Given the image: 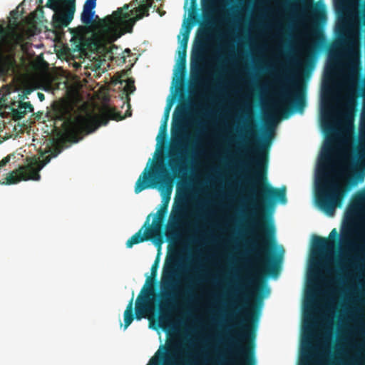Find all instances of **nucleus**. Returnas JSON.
I'll return each mask as SVG.
<instances>
[{"label":"nucleus","instance_id":"obj_1","mask_svg":"<svg viewBox=\"0 0 365 365\" xmlns=\"http://www.w3.org/2000/svg\"><path fill=\"white\" fill-rule=\"evenodd\" d=\"M274 247H255L259 267L247 274L232 293L231 316L240 317L235 324L237 328L235 336H227L223 342L225 351L214 349L212 357L197 359L191 351L190 341L184 338L183 343L171 345L173 351L161 354L162 365H255V311L262 305L263 295L269 294L262 278L276 277L279 272V267L272 258Z\"/></svg>","mask_w":365,"mask_h":365},{"label":"nucleus","instance_id":"obj_2","mask_svg":"<svg viewBox=\"0 0 365 365\" xmlns=\"http://www.w3.org/2000/svg\"><path fill=\"white\" fill-rule=\"evenodd\" d=\"M137 1L134 0L118 8L112 14L103 19H101L96 16V19L98 20V29L89 37H86L83 27L73 29L71 42L74 51L81 53L97 51L107 43H112L123 35L132 33L135 23L144 16H149V9L153 4V0H143L138 6H135V1Z\"/></svg>","mask_w":365,"mask_h":365},{"label":"nucleus","instance_id":"obj_3","mask_svg":"<svg viewBox=\"0 0 365 365\" xmlns=\"http://www.w3.org/2000/svg\"><path fill=\"white\" fill-rule=\"evenodd\" d=\"M335 150L331 144L326 145L322 152L317 170V187L315 200L317 206L329 216H333L340 207L344 197L341 185L331 176L334 172L333 160Z\"/></svg>","mask_w":365,"mask_h":365},{"label":"nucleus","instance_id":"obj_4","mask_svg":"<svg viewBox=\"0 0 365 365\" xmlns=\"http://www.w3.org/2000/svg\"><path fill=\"white\" fill-rule=\"evenodd\" d=\"M25 34L13 29L9 36L8 30L0 24V78L16 74L19 64L16 59L17 51H26Z\"/></svg>","mask_w":365,"mask_h":365},{"label":"nucleus","instance_id":"obj_5","mask_svg":"<svg viewBox=\"0 0 365 365\" xmlns=\"http://www.w3.org/2000/svg\"><path fill=\"white\" fill-rule=\"evenodd\" d=\"M179 259L177 257H170L166 261L162 274L161 287L163 292L160 294V301L158 304L159 325L164 329L167 326L174 329L170 325V314L174 308L175 295L170 291L173 287Z\"/></svg>","mask_w":365,"mask_h":365},{"label":"nucleus","instance_id":"obj_6","mask_svg":"<svg viewBox=\"0 0 365 365\" xmlns=\"http://www.w3.org/2000/svg\"><path fill=\"white\" fill-rule=\"evenodd\" d=\"M157 294L153 287V281L148 277L145 284L142 288L135 300V315L133 312V295L132 296L124 312V329H126L133 322L134 318L140 320L145 318L155 308V298Z\"/></svg>","mask_w":365,"mask_h":365},{"label":"nucleus","instance_id":"obj_7","mask_svg":"<svg viewBox=\"0 0 365 365\" xmlns=\"http://www.w3.org/2000/svg\"><path fill=\"white\" fill-rule=\"evenodd\" d=\"M110 119L120 120L123 117L120 112L115 108L106 106L98 115L78 116L71 125L69 131L74 133L76 129H82L88 133H92L99 126L106 125Z\"/></svg>","mask_w":365,"mask_h":365},{"label":"nucleus","instance_id":"obj_8","mask_svg":"<svg viewBox=\"0 0 365 365\" xmlns=\"http://www.w3.org/2000/svg\"><path fill=\"white\" fill-rule=\"evenodd\" d=\"M305 104L303 93L295 83H292L289 88L281 91L275 108L282 113L283 118H287L294 111H303Z\"/></svg>","mask_w":365,"mask_h":365},{"label":"nucleus","instance_id":"obj_9","mask_svg":"<svg viewBox=\"0 0 365 365\" xmlns=\"http://www.w3.org/2000/svg\"><path fill=\"white\" fill-rule=\"evenodd\" d=\"M55 13L52 17V26L56 30L67 27L73 19L76 0H48L46 4Z\"/></svg>","mask_w":365,"mask_h":365},{"label":"nucleus","instance_id":"obj_10","mask_svg":"<svg viewBox=\"0 0 365 365\" xmlns=\"http://www.w3.org/2000/svg\"><path fill=\"white\" fill-rule=\"evenodd\" d=\"M170 182L171 176L165 167L150 170L147 166L136 181L134 190L138 194L145 189L155 187L158 184L164 185Z\"/></svg>","mask_w":365,"mask_h":365},{"label":"nucleus","instance_id":"obj_11","mask_svg":"<svg viewBox=\"0 0 365 365\" xmlns=\"http://www.w3.org/2000/svg\"><path fill=\"white\" fill-rule=\"evenodd\" d=\"M57 154H53L52 156H47L43 162L39 163H29L24 166H20L19 168L9 173L5 178V182L2 184L12 185L16 184L21 180H39L40 175L39 171L41 169L47 164L52 157H56Z\"/></svg>","mask_w":365,"mask_h":365},{"label":"nucleus","instance_id":"obj_12","mask_svg":"<svg viewBox=\"0 0 365 365\" xmlns=\"http://www.w3.org/2000/svg\"><path fill=\"white\" fill-rule=\"evenodd\" d=\"M185 211V205L183 203L173 207L166 225L168 239H174L178 235L180 229L182 225Z\"/></svg>","mask_w":365,"mask_h":365},{"label":"nucleus","instance_id":"obj_13","mask_svg":"<svg viewBox=\"0 0 365 365\" xmlns=\"http://www.w3.org/2000/svg\"><path fill=\"white\" fill-rule=\"evenodd\" d=\"M356 31L349 29L347 35H344L340 41L344 46L348 55V68L350 73L354 75L356 73L357 65L359 63V53L355 49Z\"/></svg>","mask_w":365,"mask_h":365},{"label":"nucleus","instance_id":"obj_14","mask_svg":"<svg viewBox=\"0 0 365 365\" xmlns=\"http://www.w3.org/2000/svg\"><path fill=\"white\" fill-rule=\"evenodd\" d=\"M338 176L345 177L352 184L362 182L365 178V169L357 164H346L335 172Z\"/></svg>","mask_w":365,"mask_h":365},{"label":"nucleus","instance_id":"obj_15","mask_svg":"<svg viewBox=\"0 0 365 365\" xmlns=\"http://www.w3.org/2000/svg\"><path fill=\"white\" fill-rule=\"evenodd\" d=\"M312 247L313 255L321 257L323 253L332 250L335 247V243L334 240L315 236L313 240Z\"/></svg>","mask_w":365,"mask_h":365},{"label":"nucleus","instance_id":"obj_16","mask_svg":"<svg viewBox=\"0 0 365 365\" xmlns=\"http://www.w3.org/2000/svg\"><path fill=\"white\" fill-rule=\"evenodd\" d=\"M356 234V230L352 226L344 229L340 240L341 245L350 251L358 249L359 247L355 240Z\"/></svg>","mask_w":365,"mask_h":365},{"label":"nucleus","instance_id":"obj_17","mask_svg":"<svg viewBox=\"0 0 365 365\" xmlns=\"http://www.w3.org/2000/svg\"><path fill=\"white\" fill-rule=\"evenodd\" d=\"M149 217L148 216L147 220L143 226L145 227V232L146 235L150 237V240H154L161 236L162 226L164 222V219H161L158 217L155 216L153 224L150 225L148 224Z\"/></svg>","mask_w":365,"mask_h":365},{"label":"nucleus","instance_id":"obj_18","mask_svg":"<svg viewBox=\"0 0 365 365\" xmlns=\"http://www.w3.org/2000/svg\"><path fill=\"white\" fill-rule=\"evenodd\" d=\"M16 103V102H14L12 105L15 106ZM17 103L18 105L16 108L14 107L11 108V117L14 120H20L24 118L28 113L34 111L33 106L30 102L19 101Z\"/></svg>","mask_w":365,"mask_h":365},{"label":"nucleus","instance_id":"obj_19","mask_svg":"<svg viewBox=\"0 0 365 365\" xmlns=\"http://www.w3.org/2000/svg\"><path fill=\"white\" fill-rule=\"evenodd\" d=\"M311 4L309 16L313 21V24L317 26L319 21H326V14L323 4H320V1L316 4H312V0H309Z\"/></svg>","mask_w":365,"mask_h":365},{"label":"nucleus","instance_id":"obj_20","mask_svg":"<svg viewBox=\"0 0 365 365\" xmlns=\"http://www.w3.org/2000/svg\"><path fill=\"white\" fill-rule=\"evenodd\" d=\"M169 166L174 175H184L188 170L185 160L182 157L171 159L169 162Z\"/></svg>","mask_w":365,"mask_h":365},{"label":"nucleus","instance_id":"obj_21","mask_svg":"<svg viewBox=\"0 0 365 365\" xmlns=\"http://www.w3.org/2000/svg\"><path fill=\"white\" fill-rule=\"evenodd\" d=\"M149 240L150 237L146 235L145 230L143 231V227H142L136 233L127 240L126 247L128 248H131L135 245Z\"/></svg>","mask_w":365,"mask_h":365},{"label":"nucleus","instance_id":"obj_22","mask_svg":"<svg viewBox=\"0 0 365 365\" xmlns=\"http://www.w3.org/2000/svg\"><path fill=\"white\" fill-rule=\"evenodd\" d=\"M170 192H171V187H170V189H169L168 195L167 197L166 196L163 197V200H162V204L160 205V208L157 212V213L155 215L156 217H158L161 219L165 220V215L168 212V204H169V201L170 199Z\"/></svg>","mask_w":365,"mask_h":365},{"label":"nucleus","instance_id":"obj_23","mask_svg":"<svg viewBox=\"0 0 365 365\" xmlns=\"http://www.w3.org/2000/svg\"><path fill=\"white\" fill-rule=\"evenodd\" d=\"M95 16V11L83 9V11L81 15V20L83 24L87 26H91L93 24V17Z\"/></svg>","mask_w":365,"mask_h":365},{"label":"nucleus","instance_id":"obj_24","mask_svg":"<svg viewBox=\"0 0 365 365\" xmlns=\"http://www.w3.org/2000/svg\"><path fill=\"white\" fill-rule=\"evenodd\" d=\"M53 112L55 113L56 118L62 120L66 118L68 114V109L64 105L57 103L53 106Z\"/></svg>","mask_w":365,"mask_h":365},{"label":"nucleus","instance_id":"obj_25","mask_svg":"<svg viewBox=\"0 0 365 365\" xmlns=\"http://www.w3.org/2000/svg\"><path fill=\"white\" fill-rule=\"evenodd\" d=\"M215 0H202V9L205 16L211 14L215 10Z\"/></svg>","mask_w":365,"mask_h":365},{"label":"nucleus","instance_id":"obj_26","mask_svg":"<svg viewBox=\"0 0 365 365\" xmlns=\"http://www.w3.org/2000/svg\"><path fill=\"white\" fill-rule=\"evenodd\" d=\"M171 106H172V104L171 103H169L167 104L165 108V111H164V120H163V122L162 123L161 125H160V132L162 133H166V130H167V123H168V118H169V114H170V108H171Z\"/></svg>","mask_w":365,"mask_h":365},{"label":"nucleus","instance_id":"obj_27","mask_svg":"<svg viewBox=\"0 0 365 365\" xmlns=\"http://www.w3.org/2000/svg\"><path fill=\"white\" fill-rule=\"evenodd\" d=\"M345 267L341 266V264H338L336 270L334 271L335 273V282L337 283H342L344 282L345 279Z\"/></svg>","mask_w":365,"mask_h":365},{"label":"nucleus","instance_id":"obj_28","mask_svg":"<svg viewBox=\"0 0 365 365\" xmlns=\"http://www.w3.org/2000/svg\"><path fill=\"white\" fill-rule=\"evenodd\" d=\"M190 31V29L187 28V29L182 33V38L180 41V45H179L178 49L187 51Z\"/></svg>","mask_w":365,"mask_h":365},{"label":"nucleus","instance_id":"obj_29","mask_svg":"<svg viewBox=\"0 0 365 365\" xmlns=\"http://www.w3.org/2000/svg\"><path fill=\"white\" fill-rule=\"evenodd\" d=\"M355 101L353 98H349L346 101V108L350 113H347L346 118L350 121L353 120V111L354 108Z\"/></svg>","mask_w":365,"mask_h":365},{"label":"nucleus","instance_id":"obj_30","mask_svg":"<svg viewBox=\"0 0 365 365\" xmlns=\"http://www.w3.org/2000/svg\"><path fill=\"white\" fill-rule=\"evenodd\" d=\"M186 52L185 50H180L178 49V63L182 67V69H185V63H186Z\"/></svg>","mask_w":365,"mask_h":365},{"label":"nucleus","instance_id":"obj_31","mask_svg":"<svg viewBox=\"0 0 365 365\" xmlns=\"http://www.w3.org/2000/svg\"><path fill=\"white\" fill-rule=\"evenodd\" d=\"M255 125L251 123L250 118H247V123L246 125V133L249 138H253L256 135L255 130Z\"/></svg>","mask_w":365,"mask_h":365},{"label":"nucleus","instance_id":"obj_32","mask_svg":"<svg viewBox=\"0 0 365 365\" xmlns=\"http://www.w3.org/2000/svg\"><path fill=\"white\" fill-rule=\"evenodd\" d=\"M96 6V0H86L84 5L83 9L87 10L93 11Z\"/></svg>","mask_w":365,"mask_h":365},{"label":"nucleus","instance_id":"obj_33","mask_svg":"<svg viewBox=\"0 0 365 365\" xmlns=\"http://www.w3.org/2000/svg\"><path fill=\"white\" fill-rule=\"evenodd\" d=\"M12 19H14L13 22L11 23L14 26H16L18 25L17 19L19 18V11L17 10H13L10 13Z\"/></svg>","mask_w":365,"mask_h":365},{"label":"nucleus","instance_id":"obj_34","mask_svg":"<svg viewBox=\"0 0 365 365\" xmlns=\"http://www.w3.org/2000/svg\"><path fill=\"white\" fill-rule=\"evenodd\" d=\"M329 240H331L334 241V243L336 244V240H338L339 239V234L337 232V230L336 228H334L329 235Z\"/></svg>","mask_w":365,"mask_h":365},{"label":"nucleus","instance_id":"obj_35","mask_svg":"<svg viewBox=\"0 0 365 365\" xmlns=\"http://www.w3.org/2000/svg\"><path fill=\"white\" fill-rule=\"evenodd\" d=\"M11 160V155H9L7 156H6L5 158H4L1 161H0V170L4 168V166H6L9 162Z\"/></svg>","mask_w":365,"mask_h":365},{"label":"nucleus","instance_id":"obj_36","mask_svg":"<svg viewBox=\"0 0 365 365\" xmlns=\"http://www.w3.org/2000/svg\"><path fill=\"white\" fill-rule=\"evenodd\" d=\"M4 118V113L3 112H0V133L1 132H3V130L6 126L5 122L3 120Z\"/></svg>","mask_w":365,"mask_h":365},{"label":"nucleus","instance_id":"obj_37","mask_svg":"<svg viewBox=\"0 0 365 365\" xmlns=\"http://www.w3.org/2000/svg\"><path fill=\"white\" fill-rule=\"evenodd\" d=\"M157 269H158V262L155 261V262L152 265L151 267V274L153 277H155L157 274Z\"/></svg>","mask_w":365,"mask_h":365},{"label":"nucleus","instance_id":"obj_38","mask_svg":"<svg viewBox=\"0 0 365 365\" xmlns=\"http://www.w3.org/2000/svg\"><path fill=\"white\" fill-rule=\"evenodd\" d=\"M187 279L192 284H197L200 282V279L196 276H189Z\"/></svg>","mask_w":365,"mask_h":365},{"label":"nucleus","instance_id":"obj_39","mask_svg":"<svg viewBox=\"0 0 365 365\" xmlns=\"http://www.w3.org/2000/svg\"><path fill=\"white\" fill-rule=\"evenodd\" d=\"M126 87L130 92H133L135 89L133 82L128 83Z\"/></svg>","mask_w":365,"mask_h":365},{"label":"nucleus","instance_id":"obj_40","mask_svg":"<svg viewBox=\"0 0 365 365\" xmlns=\"http://www.w3.org/2000/svg\"><path fill=\"white\" fill-rule=\"evenodd\" d=\"M148 365H159V363L157 359H155V358H152L150 360L149 364Z\"/></svg>","mask_w":365,"mask_h":365},{"label":"nucleus","instance_id":"obj_41","mask_svg":"<svg viewBox=\"0 0 365 365\" xmlns=\"http://www.w3.org/2000/svg\"><path fill=\"white\" fill-rule=\"evenodd\" d=\"M312 263L316 266V267H319L320 265V263H319V261L317 259H314V257H313V259H312Z\"/></svg>","mask_w":365,"mask_h":365},{"label":"nucleus","instance_id":"obj_42","mask_svg":"<svg viewBox=\"0 0 365 365\" xmlns=\"http://www.w3.org/2000/svg\"><path fill=\"white\" fill-rule=\"evenodd\" d=\"M37 95L41 101H43L44 100L45 97L43 93L38 92Z\"/></svg>","mask_w":365,"mask_h":365},{"label":"nucleus","instance_id":"obj_43","mask_svg":"<svg viewBox=\"0 0 365 365\" xmlns=\"http://www.w3.org/2000/svg\"><path fill=\"white\" fill-rule=\"evenodd\" d=\"M309 358V355H307V356H306V360H307V361H308ZM300 365H309V364H308L307 361H304V359H302V361H301V364H300Z\"/></svg>","mask_w":365,"mask_h":365},{"label":"nucleus","instance_id":"obj_44","mask_svg":"<svg viewBox=\"0 0 365 365\" xmlns=\"http://www.w3.org/2000/svg\"><path fill=\"white\" fill-rule=\"evenodd\" d=\"M196 1L197 0H191V6L192 8H195L196 6Z\"/></svg>","mask_w":365,"mask_h":365},{"label":"nucleus","instance_id":"obj_45","mask_svg":"<svg viewBox=\"0 0 365 365\" xmlns=\"http://www.w3.org/2000/svg\"><path fill=\"white\" fill-rule=\"evenodd\" d=\"M113 48L118 49L117 46H115V45H113H113H112V48H111V51H110V52H111L112 53H113Z\"/></svg>","mask_w":365,"mask_h":365},{"label":"nucleus","instance_id":"obj_46","mask_svg":"<svg viewBox=\"0 0 365 365\" xmlns=\"http://www.w3.org/2000/svg\"><path fill=\"white\" fill-rule=\"evenodd\" d=\"M124 52H126L129 54L130 53V50L129 48H126Z\"/></svg>","mask_w":365,"mask_h":365},{"label":"nucleus","instance_id":"obj_47","mask_svg":"<svg viewBox=\"0 0 365 365\" xmlns=\"http://www.w3.org/2000/svg\"><path fill=\"white\" fill-rule=\"evenodd\" d=\"M317 45H319V43L316 42V43H314V46H317Z\"/></svg>","mask_w":365,"mask_h":365},{"label":"nucleus","instance_id":"obj_48","mask_svg":"<svg viewBox=\"0 0 365 365\" xmlns=\"http://www.w3.org/2000/svg\"><path fill=\"white\" fill-rule=\"evenodd\" d=\"M123 62H125V56H123Z\"/></svg>","mask_w":365,"mask_h":365},{"label":"nucleus","instance_id":"obj_49","mask_svg":"<svg viewBox=\"0 0 365 365\" xmlns=\"http://www.w3.org/2000/svg\"><path fill=\"white\" fill-rule=\"evenodd\" d=\"M187 1H188V0H185V1H186V4L187 3Z\"/></svg>","mask_w":365,"mask_h":365}]
</instances>
